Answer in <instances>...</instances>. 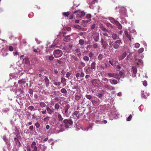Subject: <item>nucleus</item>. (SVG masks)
I'll list each match as a JSON object with an SVG mask.
<instances>
[{"instance_id":"f257e3e1","label":"nucleus","mask_w":151,"mask_h":151,"mask_svg":"<svg viewBox=\"0 0 151 151\" xmlns=\"http://www.w3.org/2000/svg\"><path fill=\"white\" fill-rule=\"evenodd\" d=\"M122 42L121 40H116L114 42H111V40L109 41V48L110 52L112 51L113 48L115 49H117L119 48L120 44H122Z\"/></svg>"},{"instance_id":"f03ea898","label":"nucleus","mask_w":151,"mask_h":151,"mask_svg":"<svg viewBox=\"0 0 151 151\" xmlns=\"http://www.w3.org/2000/svg\"><path fill=\"white\" fill-rule=\"evenodd\" d=\"M73 124V122L71 119H64L63 123L60 124V127H65L66 128H71Z\"/></svg>"},{"instance_id":"7ed1b4c3","label":"nucleus","mask_w":151,"mask_h":151,"mask_svg":"<svg viewBox=\"0 0 151 151\" xmlns=\"http://www.w3.org/2000/svg\"><path fill=\"white\" fill-rule=\"evenodd\" d=\"M119 12L121 14V16H120V17L121 18H123V19L125 21V23H127V21H126L125 19L123 18V17H124L126 16L127 10L124 7H122L119 9Z\"/></svg>"},{"instance_id":"20e7f679","label":"nucleus","mask_w":151,"mask_h":151,"mask_svg":"<svg viewBox=\"0 0 151 151\" xmlns=\"http://www.w3.org/2000/svg\"><path fill=\"white\" fill-rule=\"evenodd\" d=\"M108 39L105 37L102 36L101 38L100 42L102 47L104 49H106L108 46V43L106 41Z\"/></svg>"},{"instance_id":"39448f33","label":"nucleus","mask_w":151,"mask_h":151,"mask_svg":"<svg viewBox=\"0 0 151 151\" xmlns=\"http://www.w3.org/2000/svg\"><path fill=\"white\" fill-rule=\"evenodd\" d=\"M63 54V53L62 50L59 49L54 50L53 52L54 55L56 58L61 57Z\"/></svg>"},{"instance_id":"423d86ee","label":"nucleus","mask_w":151,"mask_h":151,"mask_svg":"<svg viewBox=\"0 0 151 151\" xmlns=\"http://www.w3.org/2000/svg\"><path fill=\"white\" fill-rule=\"evenodd\" d=\"M74 13L76 14V17L77 18H81L85 15V12L83 11H81L80 10H77L74 12Z\"/></svg>"},{"instance_id":"0eeeda50","label":"nucleus","mask_w":151,"mask_h":151,"mask_svg":"<svg viewBox=\"0 0 151 151\" xmlns=\"http://www.w3.org/2000/svg\"><path fill=\"white\" fill-rule=\"evenodd\" d=\"M83 113H80L79 112L77 111H75L72 115V116L75 118H76L78 119L80 117L83 115Z\"/></svg>"},{"instance_id":"6e6552de","label":"nucleus","mask_w":151,"mask_h":151,"mask_svg":"<svg viewBox=\"0 0 151 151\" xmlns=\"http://www.w3.org/2000/svg\"><path fill=\"white\" fill-rule=\"evenodd\" d=\"M107 75L109 77H112L115 78L117 79H118V81H119L120 78L119 77V75L118 74L116 73H107Z\"/></svg>"},{"instance_id":"1a4fd4ad","label":"nucleus","mask_w":151,"mask_h":151,"mask_svg":"<svg viewBox=\"0 0 151 151\" xmlns=\"http://www.w3.org/2000/svg\"><path fill=\"white\" fill-rule=\"evenodd\" d=\"M100 81L97 79H94L92 81L93 85L97 87H99L100 86Z\"/></svg>"},{"instance_id":"9d476101","label":"nucleus","mask_w":151,"mask_h":151,"mask_svg":"<svg viewBox=\"0 0 151 151\" xmlns=\"http://www.w3.org/2000/svg\"><path fill=\"white\" fill-rule=\"evenodd\" d=\"M57 117L58 119V126L59 127H60V124L63 123V122H62V121L63 119L61 115L60 114H58Z\"/></svg>"},{"instance_id":"9b49d317","label":"nucleus","mask_w":151,"mask_h":151,"mask_svg":"<svg viewBox=\"0 0 151 151\" xmlns=\"http://www.w3.org/2000/svg\"><path fill=\"white\" fill-rule=\"evenodd\" d=\"M95 119H97L95 120V122L97 124L101 123V124H106L107 123V122L106 120H104L103 121H101L99 119V117L98 116H96L95 117Z\"/></svg>"},{"instance_id":"f8f14e48","label":"nucleus","mask_w":151,"mask_h":151,"mask_svg":"<svg viewBox=\"0 0 151 151\" xmlns=\"http://www.w3.org/2000/svg\"><path fill=\"white\" fill-rule=\"evenodd\" d=\"M31 148L32 151H37V148L36 146V143L35 142L33 141L31 145Z\"/></svg>"},{"instance_id":"ddd939ff","label":"nucleus","mask_w":151,"mask_h":151,"mask_svg":"<svg viewBox=\"0 0 151 151\" xmlns=\"http://www.w3.org/2000/svg\"><path fill=\"white\" fill-rule=\"evenodd\" d=\"M93 124H90L89 126L86 127H83L82 128V129L84 131H87L89 129H91L92 127L93 126Z\"/></svg>"},{"instance_id":"4468645a","label":"nucleus","mask_w":151,"mask_h":151,"mask_svg":"<svg viewBox=\"0 0 151 151\" xmlns=\"http://www.w3.org/2000/svg\"><path fill=\"white\" fill-rule=\"evenodd\" d=\"M127 55V53L126 52H124L122 54L118 57L119 60L120 61L123 59Z\"/></svg>"},{"instance_id":"2eb2a0df","label":"nucleus","mask_w":151,"mask_h":151,"mask_svg":"<svg viewBox=\"0 0 151 151\" xmlns=\"http://www.w3.org/2000/svg\"><path fill=\"white\" fill-rule=\"evenodd\" d=\"M104 87L106 88H107L110 90H114V88L107 84H105L104 86Z\"/></svg>"},{"instance_id":"dca6fc26","label":"nucleus","mask_w":151,"mask_h":151,"mask_svg":"<svg viewBox=\"0 0 151 151\" xmlns=\"http://www.w3.org/2000/svg\"><path fill=\"white\" fill-rule=\"evenodd\" d=\"M46 87H48L49 84V81L47 76H45L44 78Z\"/></svg>"},{"instance_id":"f3484780","label":"nucleus","mask_w":151,"mask_h":151,"mask_svg":"<svg viewBox=\"0 0 151 151\" xmlns=\"http://www.w3.org/2000/svg\"><path fill=\"white\" fill-rule=\"evenodd\" d=\"M108 19L111 22L114 24H115L116 23V22H118V21L116 20L114 18L112 17H109Z\"/></svg>"},{"instance_id":"a211bd4d","label":"nucleus","mask_w":151,"mask_h":151,"mask_svg":"<svg viewBox=\"0 0 151 151\" xmlns=\"http://www.w3.org/2000/svg\"><path fill=\"white\" fill-rule=\"evenodd\" d=\"M124 33L125 35L128 38L129 40H131V37L130 35L128 33V31L126 30L124 31Z\"/></svg>"},{"instance_id":"6ab92c4d","label":"nucleus","mask_w":151,"mask_h":151,"mask_svg":"<svg viewBox=\"0 0 151 151\" xmlns=\"http://www.w3.org/2000/svg\"><path fill=\"white\" fill-rule=\"evenodd\" d=\"M99 34H97L96 36H94L93 37V39L96 42H97L99 39Z\"/></svg>"},{"instance_id":"aec40b11","label":"nucleus","mask_w":151,"mask_h":151,"mask_svg":"<svg viewBox=\"0 0 151 151\" xmlns=\"http://www.w3.org/2000/svg\"><path fill=\"white\" fill-rule=\"evenodd\" d=\"M3 140L6 143V144L7 145V146H9V142H8V139L7 138L6 136L5 135H4L3 137Z\"/></svg>"},{"instance_id":"412c9836","label":"nucleus","mask_w":151,"mask_h":151,"mask_svg":"<svg viewBox=\"0 0 151 151\" xmlns=\"http://www.w3.org/2000/svg\"><path fill=\"white\" fill-rule=\"evenodd\" d=\"M109 81L112 84H116L118 83L117 81L115 79H110L109 80Z\"/></svg>"},{"instance_id":"4be33fe9","label":"nucleus","mask_w":151,"mask_h":151,"mask_svg":"<svg viewBox=\"0 0 151 151\" xmlns=\"http://www.w3.org/2000/svg\"><path fill=\"white\" fill-rule=\"evenodd\" d=\"M66 79L63 77H62L61 78V83H62L63 84L64 86H65L66 84Z\"/></svg>"},{"instance_id":"5701e85b","label":"nucleus","mask_w":151,"mask_h":151,"mask_svg":"<svg viewBox=\"0 0 151 151\" xmlns=\"http://www.w3.org/2000/svg\"><path fill=\"white\" fill-rule=\"evenodd\" d=\"M70 35H67L65 36L63 39V41L66 42H69L70 40Z\"/></svg>"},{"instance_id":"b1692460","label":"nucleus","mask_w":151,"mask_h":151,"mask_svg":"<svg viewBox=\"0 0 151 151\" xmlns=\"http://www.w3.org/2000/svg\"><path fill=\"white\" fill-rule=\"evenodd\" d=\"M112 37L113 40H116L119 39V37L116 33H113L112 34Z\"/></svg>"},{"instance_id":"393cba45","label":"nucleus","mask_w":151,"mask_h":151,"mask_svg":"<svg viewBox=\"0 0 151 151\" xmlns=\"http://www.w3.org/2000/svg\"><path fill=\"white\" fill-rule=\"evenodd\" d=\"M102 34L103 35L101 36V37L103 36V37H106L108 39H109V36L108 34L106 32H102Z\"/></svg>"},{"instance_id":"a878e982","label":"nucleus","mask_w":151,"mask_h":151,"mask_svg":"<svg viewBox=\"0 0 151 151\" xmlns=\"http://www.w3.org/2000/svg\"><path fill=\"white\" fill-rule=\"evenodd\" d=\"M132 69L133 73L134 74V76H135L136 74L137 73V68L135 66H133L132 67Z\"/></svg>"},{"instance_id":"bb28decb","label":"nucleus","mask_w":151,"mask_h":151,"mask_svg":"<svg viewBox=\"0 0 151 151\" xmlns=\"http://www.w3.org/2000/svg\"><path fill=\"white\" fill-rule=\"evenodd\" d=\"M14 140L15 141L17 145L19 147L21 145V144L18 139L17 138H14Z\"/></svg>"},{"instance_id":"cd10ccee","label":"nucleus","mask_w":151,"mask_h":151,"mask_svg":"<svg viewBox=\"0 0 151 151\" xmlns=\"http://www.w3.org/2000/svg\"><path fill=\"white\" fill-rule=\"evenodd\" d=\"M96 64L95 62H93L91 65V67L90 68L91 69V70H93L95 69L96 68Z\"/></svg>"},{"instance_id":"c85d7f7f","label":"nucleus","mask_w":151,"mask_h":151,"mask_svg":"<svg viewBox=\"0 0 151 151\" xmlns=\"http://www.w3.org/2000/svg\"><path fill=\"white\" fill-rule=\"evenodd\" d=\"M46 109L47 110L48 113L50 114H51L52 112H53L52 110L49 107H47Z\"/></svg>"},{"instance_id":"c756f323","label":"nucleus","mask_w":151,"mask_h":151,"mask_svg":"<svg viewBox=\"0 0 151 151\" xmlns=\"http://www.w3.org/2000/svg\"><path fill=\"white\" fill-rule=\"evenodd\" d=\"M116 23L115 25L117 26L118 28L120 29H121L122 28V25L119 23V22H116Z\"/></svg>"},{"instance_id":"7c9ffc66","label":"nucleus","mask_w":151,"mask_h":151,"mask_svg":"<svg viewBox=\"0 0 151 151\" xmlns=\"http://www.w3.org/2000/svg\"><path fill=\"white\" fill-rule=\"evenodd\" d=\"M18 83L19 84H23L26 83L24 79L19 80L18 81Z\"/></svg>"},{"instance_id":"2f4dec72","label":"nucleus","mask_w":151,"mask_h":151,"mask_svg":"<svg viewBox=\"0 0 151 151\" xmlns=\"http://www.w3.org/2000/svg\"><path fill=\"white\" fill-rule=\"evenodd\" d=\"M8 54L6 50H4L2 52V55L3 56L5 57L7 56Z\"/></svg>"},{"instance_id":"473e14b6","label":"nucleus","mask_w":151,"mask_h":151,"mask_svg":"<svg viewBox=\"0 0 151 151\" xmlns=\"http://www.w3.org/2000/svg\"><path fill=\"white\" fill-rule=\"evenodd\" d=\"M9 110V109L7 108H4L2 109V112L4 113H7Z\"/></svg>"},{"instance_id":"72a5a7b5","label":"nucleus","mask_w":151,"mask_h":151,"mask_svg":"<svg viewBox=\"0 0 151 151\" xmlns=\"http://www.w3.org/2000/svg\"><path fill=\"white\" fill-rule=\"evenodd\" d=\"M50 117L48 116H47L44 118L43 120L44 122H48L50 120Z\"/></svg>"},{"instance_id":"f704fd0d","label":"nucleus","mask_w":151,"mask_h":151,"mask_svg":"<svg viewBox=\"0 0 151 151\" xmlns=\"http://www.w3.org/2000/svg\"><path fill=\"white\" fill-rule=\"evenodd\" d=\"M69 109V106L68 105H66L65 106L64 109H65V113H67L68 111V109Z\"/></svg>"},{"instance_id":"c9c22d12","label":"nucleus","mask_w":151,"mask_h":151,"mask_svg":"<svg viewBox=\"0 0 151 151\" xmlns=\"http://www.w3.org/2000/svg\"><path fill=\"white\" fill-rule=\"evenodd\" d=\"M60 107V106L59 105L58 103H56L55 105V109L57 110V111L58 110V109H59Z\"/></svg>"},{"instance_id":"e433bc0d","label":"nucleus","mask_w":151,"mask_h":151,"mask_svg":"<svg viewBox=\"0 0 151 151\" xmlns=\"http://www.w3.org/2000/svg\"><path fill=\"white\" fill-rule=\"evenodd\" d=\"M40 106L42 107H45L46 106V104H45V103L43 102H41L39 104Z\"/></svg>"},{"instance_id":"4c0bfd02","label":"nucleus","mask_w":151,"mask_h":151,"mask_svg":"<svg viewBox=\"0 0 151 151\" xmlns=\"http://www.w3.org/2000/svg\"><path fill=\"white\" fill-rule=\"evenodd\" d=\"M85 43V42L83 39H80L79 41V44L80 45H83Z\"/></svg>"},{"instance_id":"58836bf2","label":"nucleus","mask_w":151,"mask_h":151,"mask_svg":"<svg viewBox=\"0 0 151 151\" xmlns=\"http://www.w3.org/2000/svg\"><path fill=\"white\" fill-rule=\"evenodd\" d=\"M137 60V64L142 66L143 64V63L142 60L140 59H138Z\"/></svg>"},{"instance_id":"ea45409f","label":"nucleus","mask_w":151,"mask_h":151,"mask_svg":"<svg viewBox=\"0 0 151 151\" xmlns=\"http://www.w3.org/2000/svg\"><path fill=\"white\" fill-rule=\"evenodd\" d=\"M28 109L31 111L35 110L34 107L33 106H29L28 108Z\"/></svg>"},{"instance_id":"a19ab883","label":"nucleus","mask_w":151,"mask_h":151,"mask_svg":"<svg viewBox=\"0 0 151 151\" xmlns=\"http://www.w3.org/2000/svg\"><path fill=\"white\" fill-rule=\"evenodd\" d=\"M100 28L103 31H104V32H108L106 28L104 27L102 25L101 26Z\"/></svg>"},{"instance_id":"79ce46f5","label":"nucleus","mask_w":151,"mask_h":151,"mask_svg":"<svg viewBox=\"0 0 151 151\" xmlns=\"http://www.w3.org/2000/svg\"><path fill=\"white\" fill-rule=\"evenodd\" d=\"M53 84L55 86H60L61 84V83L59 82L54 81V82H53Z\"/></svg>"},{"instance_id":"37998d69","label":"nucleus","mask_w":151,"mask_h":151,"mask_svg":"<svg viewBox=\"0 0 151 151\" xmlns=\"http://www.w3.org/2000/svg\"><path fill=\"white\" fill-rule=\"evenodd\" d=\"M86 72L87 73H90L91 72L92 70H91L90 68L89 67L86 70Z\"/></svg>"},{"instance_id":"c03bdc74","label":"nucleus","mask_w":151,"mask_h":151,"mask_svg":"<svg viewBox=\"0 0 151 151\" xmlns=\"http://www.w3.org/2000/svg\"><path fill=\"white\" fill-rule=\"evenodd\" d=\"M83 59L85 61H88L89 60V58L88 57L85 56L83 57Z\"/></svg>"},{"instance_id":"a18cd8bd","label":"nucleus","mask_w":151,"mask_h":151,"mask_svg":"<svg viewBox=\"0 0 151 151\" xmlns=\"http://www.w3.org/2000/svg\"><path fill=\"white\" fill-rule=\"evenodd\" d=\"M15 77V74L14 73H10L9 74V78L10 79H12Z\"/></svg>"},{"instance_id":"49530a36","label":"nucleus","mask_w":151,"mask_h":151,"mask_svg":"<svg viewBox=\"0 0 151 151\" xmlns=\"http://www.w3.org/2000/svg\"><path fill=\"white\" fill-rule=\"evenodd\" d=\"M63 14L65 17H68L70 15L69 12H63Z\"/></svg>"},{"instance_id":"de8ad7c7","label":"nucleus","mask_w":151,"mask_h":151,"mask_svg":"<svg viewBox=\"0 0 151 151\" xmlns=\"http://www.w3.org/2000/svg\"><path fill=\"white\" fill-rule=\"evenodd\" d=\"M61 92L64 93H67V91L65 88H62L61 90Z\"/></svg>"},{"instance_id":"09e8293b","label":"nucleus","mask_w":151,"mask_h":151,"mask_svg":"<svg viewBox=\"0 0 151 151\" xmlns=\"http://www.w3.org/2000/svg\"><path fill=\"white\" fill-rule=\"evenodd\" d=\"M47 58H48L49 60L50 61L54 59V58L52 56H46Z\"/></svg>"},{"instance_id":"8fccbe9b","label":"nucleus","mask_w":151,"mask_h":151,"mask_svg":"<svg viewBox=\"0 0 151 151\" xmlns=\"http://www.w3.org/2000/svg\"><path fill=\"white\" fill-rule=\"evenodd\" d=\"M61 49L63 50V52H65V53L66 52V51L67 50V47L65 46H63L61 48Z\"/></svg>"},{"instance_id":"3c124183","label":"nucleus","mask_w":151,"mask_h":151,"mask_svg":"<svg viewBox=\"0 0 151 151\" xmlns=\"http://www.w3.org/2000/svg\"><path fill=\"white\" fill-rule=\"evenodd\" d=\"M88 99L91 100L92 99V96L90 95L86 94L85 96Z\"/></svg>"},{"instance_id":"603ef678","label":"nucleus","mask_w":151,"mask_h":151,"mask_svg":"<svg viewBox=\"0 0 151 151\" xmlns=\"http://www.w3.org/2000/svg\"><path fill=\"white\" fill-rule=\"evenodd\" d=\"M103 57V55L102 54H99L98 56V59L99 60H101Z\"/></svg>"},{"instance_id":"864d4df0","label":"nucleus","mask_w":151,"mask_h":151,"mask_svg":"<svg viewBox=\"0 0 151 151\" xmlns=\"http://www.w3.org/2000/svg\"><path fill=\"white\" fill-rule=\"evenodd\" d=\"M141 97L142 98H144L145 99L146 98V96L144 94V91H141Z\"/></svg>"},{"instance_id":"5fc2aeb1","label":"nucleus","mask_w":151,"mask_h":151,"mask_svg":"<svg viewBox=\"0 0 151 151\" xmlns=\"http://www.w3.org/2000/svg\"><path fill=\"white\" fill-rule=\"evenodd\" d=\"M91 20V19H89L88 20H83L82 21V22L83 23H87L88 22H90Z\"/></svg>"},{"instance_id":"6e6d98bb","label":"nucleus","mask_w":151,"mask_h":151,"mask_svg":"<svg viewBox=\"0 0 151 151\" xmlns=\"http://www.w3.org/2000/svg\"><path fill=\"white\" fill-rule=\"evenodd\" d=\"M132 116L130 114L129 116L127 118V120L128 121H129L131 120L132 118Z\"/></svg>"},{"instance_id":"4d7b16f0","label":"nucleus","mask_w":151,"mask_h":151,"mask_svg":"<svg viewBox=\"0 0 151 151\" xmlns=\"http://www.w3.org/2000/svg\"><path fill=\"white\" fill-rule=\"evenodd\" d=\"M74 27L78 29H81V27L79 25L77 24H75L74 25Z\"/></svg>"},{"instance_id":"13d9d810","label":"nucleus","mask_w":151,"mask_h":151,"mask_svg":"<svg viewBox=\"0 0 151 151\" xmlns=\"http://www.w3.org/2000/svg\"><path fill=\"white\" fill-rule=\"evenodd\" d=\"M144 51V48H141L138 50V51L139 53H142Z\"/></svg>"},{"instance_id":"bf43d9fd","label":"nucleus","mask_w":151,"mask_h":151,"mask_svg":"<svg viewBox=\"0 0 151 151\" xmlns=\"http://www.w3.org/2000/svg\"><path fill=\"white\" fill-rule=\"evenodd\" d=\"M93 47L94 48H96L98 47V44L96 43H94L93 45Z\"/></svg>"},{"instance_id":"052dcab7","label":"nucleus","mask_w":151,"mask_h":151,"mask_svg":"<svg viewBox=\"0 0 151 151\" xmlns=\"http://www.w3.org/2000/svg\"><path fill=\"white\" fill-rule=\"evenodd\" d=\"M43 148L41 150V151H45V150L47 148V147L45 146L44 145H43Z\"/></svg>"},{"instance_id":"680f3d73","label":"nucleus","mask_w":151,"mask_h":151,"mask_svg":"<svg viewBox=\"0 0 151 151\" xmlns=\"http://www.w3.org/2000/svg\"><path fill=\"white\" fill-rule=\"evenodd\" d=\"M140 46V44L138 43H136L135 44V47L137 48H138Z\"/></svg>"},{"instance_id":"e2e57ef3","label":"nucleus","mask_w":151,"mask_h":151,"mask_svg":"<svg viewBox=\"0 0 151 151\" xmlns=\"http://www.w3.org/2000/svg\"><path fill=\"white\" fill-rule=\"evenodd\" d=\"M35 125L36 127L37 128H39L40 127V124L38 122L36 123L35 124Z\"/></svg>"},{"instance_id":"0e129e2a","label":"nucleus","mask_w":151,"mask_h":151,"mask_svg":"<svg viewBox=\"0 0 151 151\" xmlns=\"http://www.w3.org/2000/svg\"><path fill=\"white\" fill-rule=\"evenodd\" d=\"M33 90L31 89H29V91H28V93L31 94H32L33 93Z\"/></svg>"},{"instance_id":"69168bd1","label":"nucleus","mask_w":151,"mask_h":151,"mask_svg":"<svg viewBox=\"0 0 151 151\" xmlns=\"http://www.w3.org/2000/svg\"><path fill=\"white\" fill-rule=\"evenodd\" d=\"M76 76L77 79H79L78 78L80 77V73L78 72L76 73Z\"/></svg>"},{"instance_id":"338daca9","label":"nucleus","mask_w":151,"mask_h":151,"mask_svg":"<svg viewBox=\"0 0 151 151\" xmlns=\"http://www.w3.org/2000/svg\"><path fill=\"white\" fill-rule=\"evenodd\" d=\"M80 64L82 67H84L86 65V64L82 61L80 62Z\"/></svg>"},{"instance_id":"774afa93","label":"nucleus","mask_w":151,"mask_h":151,"mask_svg":"<svg viewBox=\"0 0 151 151\" xmlns=\"http://www.w3.org/2000/svg\"><path fill=\"white\" fill-rule=\"evenodd\" d=\"M26 149L27 150V151H31V147L30 146L28 145L26 147Z\"/></svg>"}]
</instances>
